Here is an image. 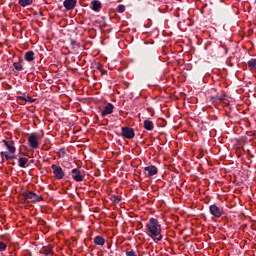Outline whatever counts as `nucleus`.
I'll return each mask as SVG.
<instances>
[{"label": "nucleus", "mask_w": 256, "mask_h": 256, "mask_svg": "<svg viewBox=\"0 0 256 256\" xmlns=\"http://www.w3.org/2000/svg\"><path fill=\"white\" fill-rule=\"evenodd\" d=\"M63 5L67 11H71L72 9H75V5H77V1L75 0H65L63 2Z\"/></svg>", "instance_id": "obj_9"}, {"label": "nucleus", "mask_w": 256, "mask_h": 256, "mask_svg": "<svg viewBox=\"0 0 256 256\" xmlns=\"http://www.w3.org/2000/svg\"><path fill=\"white\" fill-rule=\"evenodd\" d=\"M25 59L26 61H33L35 59V52L33 51H28L26 54H25Z\"/></svg>", "instance_id": "obj_16"}, {"label": "nucleus", "mask_w": 256, "mask_h": 256, "mask_svg": "<svg viewBox=\"0 0 256 256\" xmlns=\"http://www.w3.org/2000/svg\"><path fill=\"white\" fill-rule=\"evenodd\" d=\"M29 162V160L27 158H19L18 159V165L19 167H25V165H27V163Z\"/></svg>", "instance_id": "obj_18"}, {"label": "nucleus", "mask_w": 256, "mask_h": 256, "mask_svg": "<svg viewBox=\"0 0 256 256\" xmlns=\"http://www.w3.org/2000/svg\"><path fill=\"white\" fill-rule=\"evenodd\" d=\"M70 45H72V47H75V45H77V41L71 39L70 40Z\"/></svg>", "instance_id": "obj_25"}, {"label": "nucleus", "mask_w": 256, "mask_h": 256, "mask_svg": "<svg viewBox=\"0 0 256 256\" xmlns=\"http://www.w3.org/2000/svg\"><path fill=\"white\" fill-rule=\"evenodd\" d=\"M209 211L213 217H216V219H219L223 215V208L215 204L210 205Z\"/></svg>", "instance_id": "obj_5"}, {"label": "nucleus", "mask_w": 256, "mask_h": 256, "mask_svg": "<svg viewBox=\"0 0 256 256\" xmlns=\"http://www.w3.org/2000/svg\"><path fill=\"white\" fill-rule=\"evenodd\" d=\"M115 203H119V201H121V199H117V200H114Z\"/></svg>", "instance_id": "obj_27"}, {"label": "nucleus", "mask_w": 256, "mask_h": 256, "mask_svg": "<svg viewBox=\"0 0 256 256\" xmlns=\"http://www.w3.org/2000/svg\"><path fill=\"white\" fill-rule=\"evenodd\" d=\"M59 157H65V149H60Z\"/></svg>", "instance_id": "obj_24"}, {"label": "nucleus", "mask_w": 256, "mask_h": 256, "mask_svg": "<svg viewBox=\"0 0 256 256\" xmlns=\"http://www.w3.org/2000/svg\"><path fill=\"white\" fill-rule=\"evenodd\" d=\"M2 143H4L7 149V151L0 152L2 161H10L11 159H15V153L17 151V148H15V142L11 140H3Z\"/></svg>", "instance_id": "obj_2"}, {"label": "nucleus", "mask_w": 256, "mask_h": 256, "mask_svg": "<svg viewBox=\"0 0 256 256\" xmlns=\"http://www.w3.org/2000/svg\"><path fill=\"white\" fill-rule=\"evenodd\" d=\"M126 256H137L136 254H135V251H128V252H126Z\"/></svg>", "instance_id": "obj_23"}, {"label": "nucleus", "mask_w": 256, "mask_h": 256, "mask_svg": "<svg viewBox=\"0 0 256 256\" xmlns=\"http://www.w3.org/2000/svg\"><path fill=\"white\" fill-rule=\"evenodd\" d=\"M23 197L27 203H39L43 201V197L31 191L24 192Z\"/></svg>", "instance_id": "obj_3"}, {"label": "nucleus", "mask_w": 256, "mask_h": 256, "mask_svg": "<svg viewBox=\"0 0 256 256\" xmlns=\"http://www.w3.org/2000/svg\"><path fill=\"white\" fill-rule=\"evenodd\" d=\"M248 67L250 69H255V67H256V59L255 58H252L250 61H248Z\"/></svg>", "instance_id": "obj_19"}, {"label": "nucleus", "mask_w": 256, "mask_h": 256, "mask_svg": "<svg viewBox=\"0 0 256 256\" xmlns=\"http://www.w3.org/2000/svg\"><path fill=\"white\" fill-rule=\"evenodd\" d=\"M114 106L111 103L106 104L104 110L101 112L102 117H106V115H111L113 113Z\"/></svg>", "instance_id": "obj_10"}, {"label": "nucleus", "mask_w": 256, "mask_h": 256, "mask_svg": "<svg viewBox=\"0 0 256 256\" xmlns=\"http://www.w3.org/2000/svg\"><path fill=\"white\" fill-rule=\"evenodd\" d=\"M122 136L125 137V139H133V137H135V130L129 127H122Z\"/></svg>", "instance_id": "obj_7"}, {"label": "nucleus", "mask_w": 256, "mask_h": 256, "mask_svg": "<svg viewBox=\"0 0 256 256\" xmlns=\"http://www.w3.org/2000/svg\"><path fill=\"white\" fill-rule=\"evenodd\" d=\"M28 142L32 149H37V147H39V137L35 134H31L28 137Z\"/></svg>", "instance_id": "obj_8"}, {"label": "nucleus", "mask_w": 256, "mask_h": 256, "mask_svg": "<svg viewBox=\"0 0 256 256\" xmlns=\"http://www.w3.org/2000/svg\"><path fill=\"white\" fill-rule=\"evenodd\" d=\"M26 101H28L29 103H31L33 100H31V98L26 99Z\"/></svg>", "instance_id": "obj_26"}, {"label": "nucleus", "mask_w": 256, "mask_h": 256, "mask_svg": "<svg viewBox=\"0 0 256 256\" xmlns=\"http://www.w3.org/2000/svg\"><path fill=\"white\" fill-rule=\"evenodd\" d=\"M18 3L21 5V7H27L33 4V0H19Z\"/></svg>", "instance_id": "obj_17"}, {"label": "nucleus", "mask_w": 256, "mask_h": 256, "mask_svg": "<svg viewBox=\"0 0 256 256\" xmlns=\"http://www.w3.org/2000/svg\"><path fill=\"white\" fill-rule=\"evenodd\" d=\"M147 235L148 237H151V239H153V241H155V243H159V241H161V239H163V235L161 234V224H159V220L155 219V218H151L147 224Z\"/></svg>", "instance_id": "obj_1"}, {"label": "nucleus", "mask_w": 256, "mask_h": 256, "mask_svg": "<svg viewBox=\"0 0 256 256\" xmlns=\"http://www.w3.org/2000/svg\"><path fill=\"white\" fill-rule=\"evenodd\" d=\"M117 12L118 13H125V6L122 5V4L118 5Z\"/></svg>", "instance_id": "obj_22"}, {"label": "nucleus", "mask_w": 256, "mask_h": 256, "mask_svg": "<svg viewBox=\"0 0 256 256\" xmlns=\"http://www.w3.org/2000/svg\"><path fill=\"white\" fill-rule=\"evenodd\" d=\"M42 251H43L44 255H46V256H52L53 255V247H51V246H44L42 248Z\"/></svg>", "instance_id": "obj_13"}, {"label": "nucleus", "mask_w": 256, "mask_h": 256, "mask_svg": "<svg viewBox=\"0 0 256 256\" xmlns=\"http://www.w3.org/2000/svg\"><path fill=\"white\" fill-rule=\"evenodd\" d=\"M153 122L151 120H145L144 121V129H146V131H153Z\"/></svg>", "instance_id": "obj_14"}, {"label": "nucleus", "mask_w": 256, "mask_h": 256, "mask_svg": "<svg viewBox=\"0 0 256 256\" xmlns=\"http://www.w3.org/2000/svg\"><path fill=\"white\" fill-rule=\"evenodd\" d=\"M71 177L72 179H74V181H77V183H81V181L85 179V172L77 168H74L71 171Z\"/></svg>", "instance_id": "obj_4"}, {"label": "nucleus", "mask_w": 256, "mask_h": 256, "mask_svg": "<svg viewBox=\"0 0 256 256\" xmlns=\"http://www.w3.org/2000/svg\"><path fill=\"white\" fill-rule=\"evenodd\" d=\"M91 6H92V9L93 11H101V2L99 0H94L91 2Z\"/></svg>", "instance_id": "obj_12"}, {"label": "nucleus", "mask_w": 256, "mask_h": 256, "mask_svg": "<svg viewBox=\"0 0 256 256\" xmlns=\"http://www.w3.org/2000/svg\"><path fill=\"white\" fill-rule=\"evenodd\" d=\"M94 243H95V245H100L101 247H103V245H105V238H103L101 236H96L94 238Z\"/></svg>", "instance_id": "obj_15"}, {"label": "nucleus", "mask_w": 256, "mask_h": 256, "mask_svg": "<svg viewBox=\"0 0 256 256\" xmlns=\"http://www.w3.org/2000/svg\"><path fill=\"white\" fill-rule=\"evenodd\" d=\"M51 169L54 173V177H56L57 179H63V177H65V172L63 171V168H61V166L53 164L51 166Z\"/></svg>", "instance_id": "obj_6"}, {"label": "nucleus", "mask_w": 256, "mask_h": 256, "mask_svg": "<svg viewBox=\"0 0 256 256\" xmlns=\"http://www.w3.org/2000/svg\"><path fill=\"white\" fill-rule=\"evenodd\" d=\"M144 171H146L148 173V177H153V175H157V173H158L157 168L153 165L145 167Z\"/></svg>", "instance_id": "obj_11"}, {"label": "nucleus", "mask_w": 256, "mask_h": 256, "mask_svg": "<svg viewBox=\"0 0 256 256\" xmlns=\"http://www.w3.org/2000/svg\"><path fill=\"white\" fill-rule=\"evenodd\" d=\"M7 250V244L3 241H0V252Z\"/></svg>", "instance_id": "obj_21"}, {"label": "nucleus", "mask_w": 256, "mask_h": 256, "mask_svg": "<svg viewBox=\"0 0 256 256\" xmlns=\"http://www.w3.org/2000/svg\"><path fill=\"white\" fill-rule=\"evenodd\" d=\"M13 67L16 69V71H23V65L20 64V62H14Z\"/></svg>", "instance_id": "obj_20"}]
</instances>
